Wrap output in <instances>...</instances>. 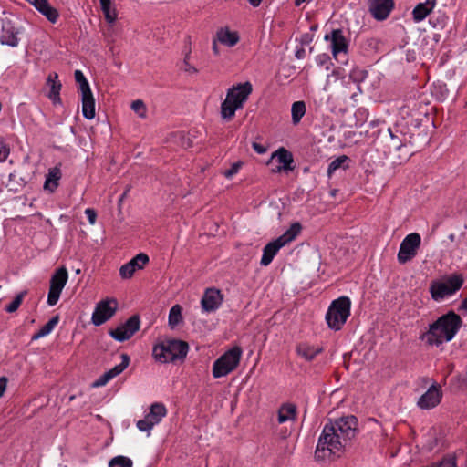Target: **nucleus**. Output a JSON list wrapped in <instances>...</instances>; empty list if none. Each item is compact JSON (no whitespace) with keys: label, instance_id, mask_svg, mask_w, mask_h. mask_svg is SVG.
Wrapping results in <instances>:
<instances>
[{"label":"nucleus","instance_id":"obj_25","mask_svg":"<svg viewBox=\"0 0 467 467\" xmlns=\"http://www.w3.org/2000/svg\"><path fill=\"white\" fill-rule=\"evenodd\" d=\"M282 247L283 246L280 244V243H278L276 239L268 243L263 249V255L260 261L261 265H269Z\"/></svg>","mask_w":467,"mask_h":467},{"label":"nucleus","instance_id":"obj_4","mask_svg":"<svg viewBox=\"0 0 467 467\" xmlns=\"http://www.w3.org/2000/svg\"><path fill=\"white\" fill-rule=\"evenodd\" d=\"M351 301L348 296H340L331 302L326 313V322L327 327L339 331L350 316Z\"/></svg>","mask_w":467,"mask_h":467},{"label":"nucleus","instance_id":"obj_59","mask_svg":"<svg viewBox=\"0 0 467 467\" xmlns=\"http://www.w3.org/2000/svg\"><path fill=\"white\" fill-rule=\"evenodd\" d=\"M337 189H333V190H331V191H330V195H331L332 197H335V196H336V194H337Z\"/></svg>","mask_w":467,"mask_h":467},{"label":"nucleus","instance_id":"obj_47","mask_svg":"<svg viewBox=\"0 0 467 467\" xmlns=\"http://www.w3.org/2000/svg\"><path fill=\"white\" fill-rule=\"evenodd\" d=\"M252 148L258 154H265L267 151V147L265 145L256 141L252 143Z\"/></svg>","mask_w":467,"mask_h":467},{"label":"nucleus","instance_id":"obj_16","mask_svg":"<svg viewBox=\"0 0 467 467\" xmlns=\"http://www.w3.org/2000/svg\"><path fill=\"white\" fill-rule=\"evenodd\" d=\"M223 302V295L215 287H209L204 291L201 300L202 308L205 312H214Z\"/></svg>","mask_w":467,"mask_h":467},{"label":"nucleus","instance_id":"obj_55","mask_svg":"<svg viewBox=\"0 0 467 467\" xmlns=\"http://www.w3.org/2000/svg\"><path fill=\"white\" fill-rule=\"evenodd\" d=\"M248 2L250 3L251 5H253L254 7H257L259 6V5L261 4L262 0H248Z\"/></svg>","mask_w":467,"mask_h":467},{"label":"nucleus","instance_id":"obj_8","mask_svg":"<svg viewBox=\"0 0 467 467\" xmlns=\"http://www.w3.org/2000/svg\"><path fill=\"white\" fill-rule=\"evenodd\" d=\"M67 278L68 274L65 267L58 268L51 276L47 301L50 306H53L57 303L60 294L67 284Z\"/></svg>","mask_w":467,"mask_h":467},{"label":"nucleus","instance_id":"obj_34","mask_svg":"<svg viewBox=\"0 0 467 467\" xmlns=\"http://www.w3.org/2000/svg\"><path fill=\"white\" fill-rule=\"evenodd\" d=\"M59 317L57 315L53 317L47 323H46L36 334L33 335L32 339L36 340L40 337H46L52 332L54 327L57 325Z\"/></svg>","mask_w":467,"mask_h":467},{"label":"nucleus","instance_id":"obj_33","mask_svg":"<svg viewBox=\"0 0 467 467\" xmlns=\"http://www.w3.org/2000/svg\"><path fill=\"white\" fill-rule=\"evenodd\" d=\"M349 158L346 155H341L335 160H333L328 167H327V175L331 177L332 174L339 168H343L344 170L348 169L349 167Z\"/></svg>","mask_w":467,"mask_h":467},{"label":"nucleus","instance_id":"obj_50","mask_svg":"<svg viewBox=\"0 0 467 467\" xmlns=\"http://www.w3.org/2000/svg\"><path fill=\"white\" fill-rule=\"evenodd\" d=\"M7 386V379L5 377L0 378V397L3 396L4 392L5 391Z\"/></svg>","mask_w":467,"mask_h":467},{"label":"nucleus","instance_id":"obj_22","mask_svg":"<svg viewBox=\"0 0 467 467\" xmlns=\"http://www.w3.org/2000/svg\"><path fill=\"white\" fill-rule=\"evenodd\" d=\"M388 132L390 137L389 149L400 150L408 142L412 143L411 140H408L406 134L400 131L398 127L389 128Z\"/></svg>","mask_w":467,"mask_h":467},{"label":"nucleus","instance_id":"obj_58","mask_svg":"<svg viewBox=\"0 0 467 467\" xmlns=\"http://www.w3.org/2000/svg\"><path fill=\"white\" fill-rule=\"evenodd\" d=\"M306 0H295V5L299 6L302 3H304Z\"/></svg>","mask_w":467,"mask_h":467},{"label":"nucleus","instance_id":"obj_13","mask_svg":"<svg viewBox=\"0 0 467 467\" xmlns=\"http://www.w3.org/2000/svg\"><path fill=\"white\" fill-rule=\"evenodd\" d=\"M326 41L331 42V51L333 57L339 60L338 57L340 55H344V58L346 59V55L348 49V41L345 37L342 29H334L332 30L330 35L325 36Z\"/></svg>","mask_w":467,"mask_h":467},{"label":"nucleus","instance_id":"obj_2","mask_svg":"<svg viewBox=\"0 0 467 467\" xmlns=\"http://www.w3.org/2000/svg\"><path fill=\"white\" fill-rule=\"evenodd\" d=\"M462 326V317L451 310L431 323L428 329L421 332L419 340L428 347H440L451 341Z\"/></svg>","mask_w":467,"mask_h":467},{"label":"nucleus","instance_id":"obj_52","mask_svg":"<svg viewBox=\"0 0 467 467\" xmlns=\"http://www.w3.org/2000/svg\"><path fill=\"white\" fill-rule=\"evenodd\" d=\"M217 42H219L216 37H214L213 41V47H212V49H213V52L215 56H218L220 54V51H219V47H218V44Z\"/></svg>","mask_w":467,"mask_h":467},{"label":"nucleus","instance_id":"obj_28","mask_svg":"<svg viewBox=\"0 0 467 467\" xmlns=\"http://www.w3.org/2000/svg\"><path fill=\"white\" fill-rule=\"evenodd\" d=\"M302 225L300 223L296 222L279 237L276 238L278 243L284 247L285 244L294 241L296 236L301 233Z\"/></svg>","mask_w":467,"mask_h":467},{"label":"nucleus","instance_id":"obj_12","mask_svg":"<svg viewBox=\"0 0 467 467\" xmlns=\"http://www.w3.org/2000/svg\"><path fill=\"white\" fill-rule=\"evenodd\" d=\"M252 84L249 81H246L244 83L234 85L230 88H228L226 98L230 101L234 102V104L243 109L244 103L247 101L249 95L252 93Z\"/></svg>","mask_w":467,"mask_h":467},{"label":"nucleus","instance_id":"obj_5","mask_svg":"<svg viewBox=\"0 0 467 467\" xmlns=\"http://www.w3.org/2000/svg\"><path fill=\"white\" fill-rule=\"evenodd\" d=\"M243 349L240 346H234L220 356L213 364V377L219 379L225 377L237 368L240 364Z\"/></svg>","mask_w":467,"mask_h":467},{"label":"nucleus","instance_id":"obj_43","mask_svg":"<svg viewBox=\"0 0 467 467\" xmlns=\"http://www.w3.org/2000/svg\"><path fill=\"white\" fill-rule=\"evenodd\" d=\"M351 78H353L355 82H361L368 77V72L365 70L356 69L351 73Z\"/></svg>","mask_w":467,"mask_h":467},{"label":"nucleus","instance_id":"obj_1","mask_svg":"<svg viewBox=\"0 0 467 467\" xmlns=\"http://www.w3.org/2000/svg\"><path fill=\"white\" fill-rule=\"evenodd\" d=\"M358 432V419L354 415H348L326 423L318 439L315 451L317 461L330 460L338 457L344 448L356 436Z\"/></svg>","mask_w":467,"mask_h":467},{"label":"nucleus","instance_id":"obj_40","mask_svg":"<svg viewBox=\"0 0 467 467\" xmlns=\"http://www.w3.org/2000/svg\"><path fill=\"white\" fill-rule=\"evenodd\" d=\"M104 16H105V19L108 23L109 24H113L115 23V21L117 20V11H116V8H111V5L107 6V7H104V8H101Z\"/></svg>","mask_w":467,"mask_h":467},{"label":"nucleus","instance_id":"obj_60","mask_svg":"<svg viewBox=\"0 0 467 467\" xmlns=\"http://www.w3.org/2000/svg\"><path fill=\"white\" fill-rule=\"evenodd\" d=\"M127 192H128V191H125V192H123V194H122V196H121L120 200H122V199H123V197L126 195Z\"/></svg>","mask_w":467,"mask_h":467},{"label":"nucleus","instance_id":"obj_61","mask_svg":"<svg viewBox=\"0 0 467 467\" xmlns=\"http://www.w3.org/2000/svg\"><path fill=\"white\" fill-rule=\"evenodd\" d=\"M316 29H317V26H311V30H316Z\"/></svg>","mask_w":467,"mask_h":467},{"label":"nucleus","instance_id":"obj_18","mask_svg":"<svg viewBox=\"0 0 467 467\" xmlns=\"http://www.w3.org/2000/svg\"><path fill=\"white\" fill-rule=\"evenodd\" d=\"M271 161H275L279 164L273 170L275 172L292 171L295 169L293 154L284 147L279 148L272 154Z\"/></svg>","mask_w":467,"mask_h":467},{"label":"nucleus","instance_id":"obj_19","mask_svg":"<svg viewBox=\"0 0 467 467\" xmlns=\"http://www.w3.org/2000/svg\"><path fill=\"white\" fill-rule=\"evenodd\" d=\"M18 31L14 23L10 19H2V34L0 36V43L15 47L18 46L19 38Z\"/></svg>","mask_w":467,"mask_h":467},{"label":"nucleus","instance_id":"obj_46","mask_svg":"<svg viewBox=\"0 0 467 467\" xmlns=\"http://www.w3.org/2000/svg\"><path fill=\"white\" fill-rule=\"evenodd\" d=\"M240 167H241V163L240 162L234 163L231 166V168L224 172L225 177L226 178L233 177L234 174H236L238 172Z\"/></svg>","mask_w":467,"mask_h":467},{"label":"nucleus","instance_id":"obj_7","mask_svg":"<svg viewBox=\"0 0 467 467\" xmlns=\"http://www.w3.org/2000/svg\"><path fill=\"white\" fill-rule=\"evenodd\" d=\"M421 237L417 233L408 234L400 243L397 259L401 265L411 261L420 246Z\"/></svg>","mask_w":467,"mask_h":467},{"label":"nucleus","instance_id":"obj_23","mask_svg":"<svg viewBox=\"0 0 467 467\" xmlns=\"http://www.w3.org/2000/svg\"><path fill=\"white\" fill-rule=\"evenodd\" d=\"M81 101L83 117L86 118L87 119H93L95 118L96 111L95 99L93 97L92 91L89 90L88 92H82Z\"/></svg>","mask_w":467,"mask_h":467},{"label":"nucleus","instance_id":"obj_41","mask_svg":"<svg viewBox=\"0 0 467 467\" xmlns=\"http://www.w3.org/2000/svg\"><path fill=\"white\" fill-rule=\"evenodd\" d=\"M10 154V147L4 137H0V162H4Z\"/></svg>","mask_w":467,"mask_h":467},{"label":"nucleus","instance_id":"obj_6","mask_svg":"<svg viewBox=\"0 0 467 467\" xmlns=\"http://www.w3.org/2000/svg\"><path fill=\"white\" fill-rule=\"evenodd\" d=\"M464 282L462 275H449L444 281H433L430 285V293L435 301H441L461 289Z\"/></svg>","mask_w":467,"mask_h":467},{"label":"nucleus","instance_id":"obj_32","mask_svg":"<svg viewBox=\"0 0 467 467\" xmlns=\"http://www.w3.org/2000/svg\"><path fill=\"white\" fill-rule=\"evenodd\" d=\"M306 103L302 100L296 101L291 107L292 122L294 125L298 124L306 114Z\"/></svg>","mask_w":467,"mask_h":467},{"label":"nucleus","instance_id":"obj_39","mask_svg":"<svg viewBox=\"0 0 467 467\" xmlns=\"http://www.w3.org/2000/svg\"><path fill=\"white\" fill-rule=\"evenodd\" d=\"M316 63L319 67H324L326 70H329L330 67L333 65L330 57L325 53L319 54L316 57Z\"/></svg>","mask_w":467,"mask_h":467},{"label":"nucleus","instance_id":"obj_30","mask_svg":"<svg viewBox=\"0 0 467 467\" xmlns=\"http://www.w3.org/2000/svg\"><path fill=\"white\" fill-rule=\"evenodd\" d=\"M238 109H242L225 98V99L221 104V117L223 120L229 121L234 117L235 112Z\"/></svg>","mask_w":467,"mask_h":467},{"label":"nucleus","instance_id":"obj_56","mask_svg":"<svg viewBox=\"0 0 467 467\" xmlns=\"http://www.w3.org/2000/svg\"><path fill=\"white\" fill-rule=\"evenodd\" d=\"M356 115H361V116L367 117L368 113L365 109H358L356 112Z\"/></svg>","mask_w":467,"mask_h":467},{"label":"nucleus","instance_id":"obj_37","mask_svg":"<svg viewBox=\"0 0 467 467\" xmlns=\"http://www.w3.org/2000/svg\"><path fill=\"white\" fill-rule=\"evenodd\" d=\"M132 461L125 456H116L109 462V467H132Z\"/></svg>","mask_w":467,"mask_h":467},{"label":"nucleus","instance_id":"obj_9","mask_svg":"<svg viewBox=\"0 0 467 467\" xmlns=\"http://www.w3.org/2000/svg\"><path fill=\"white\" fill-rule=\"evenodd\" d=\"M167 409L163 403L155 402L150 405L149 413L144 419L137 421V427L141 431H150L166 416Z\"/></svg>","mask_w":467,"mask_h":467},{"label":"nucleus","instance_id":"obj_38","mask_svg":"<svg viewBox=\"0 0 467 467\" xmlns=\"http://www.w3.org/2000/svg\"><path fill=\"white\" fill-rule=\"evenodd\" d=\"M26 295V291H22L16 296V297L5 306V311L8 313H13L18 309L20 306L25 296Z\"/></svg>","mask_w":467,"mask_h":467},{"label":"nucleus","instance_id":"obj_29","mask_svg":"<svg viewBox=\"0 0 467 467\" xmlns=\"http://www.w3.org/2000/svg\"><path fill=\"white\" fill-rule=\"evenodd\" d=\"M296 351L307 361L313 360L318 354L323 351L322 348H316L306 343H300L296 346Z\"/></svg>","mask_w":467,"mask_h":467},{"label":"nucleus","instance_id":"obj_51","mask_svg":"<svg viewBox=\"0 0 467 467\" xmlns=\"http://www.w3.org/2000/svg\"><path fill=\"white\" fill-rule=\"evenodd\" d=\"M306 55V52L303 47H297L295 56L297 59H303Z\"/></svg>","mask_w":467,"mask_h":467},{"label":"nucleus","instance_id":"obj_31","mask_svg":"<svg viewBox=\"0 0 467 467\" xmlns=\"http://www.w3.org/2000/svg\"><path fill=\"white\" fill-rule=\"evenodd\" d=\"M182 307L180 305L176 304L170 309L168 324L171 327V328H175L178 325L182 323Z\"/></svg>","mask_w":467,"mask_h":467},{"label":"nucleus","instance_id":"obj_3","mask_svg":"<svg viewBox=\"0 0 467 467\" xmlns=\"http://www.w3.org/2000/svg\"><path fill=\"white\" fill-rule=\"evenodd\" d=\"M189 351L187 342L179 339H168L155 344L152 348V357L161 363H174L183 360Z\"/></svg>","mask_w":467,"mask_h":467},{"label":"nucleus","instance_id":"obj_11","mask_svg":"<svg viewBox=\"0 0 467 467\" xmlns=\"http://www.w3.org/2000/svg\"><path fill=\"white\" fill-rule=\"evenodd\" d=\"M140 327V319L138 315H133L115 329L109 331V335L117 341L123 342L130 339Z\"/></svg>","mask_w":467,"mask_h":467},{"label":"nucleus","instance_id":"obj_49","mask_svg":"<svg viewBox=\"0 0 467 467\" xmlns=\"http://www.w3.org/2000/svg\"><path fill=\"white\" fill-rule=\"evenodd\" d=\"M187 59H188V55L184 58V66H185L184 71L191 73V74L197 73V69L194 67L191 66L188 63Z\"/></svg>","mask_w":467,"mask_h":467},{"label":"nucleus","instance_id":"obj_62","mask_svg":"<svg viewBox=\"0 0 467 467\" xmlns=\"http://www.w3.org/2000/svg\"><path fill=\"white\" fill-rule=\"evenodd\" d=\"M465 107H467V101H466Z\"/></svg>","mask_w":467,"mask_h":467},{"label":"nucleus","instance_id":"obj_44","mask_svg":"<svg viewBox=\"0 0 467 467\" xmlns=\"http://www.w3.org/2000/svg\"><path fill=\"white\" fill-rule=\"evenodd\" d=\"M112 378L108 372H105L103 375H101L94 383V387H100L106 385L109 380H111Z\"/></svg>","mask_w":467,"mask_h":467},{"label":"nucleus","instance_id":"obj_45","mask_svg":"<svg viewBox=\"0 0 467 467\" xmlns=\"http://www.w3.org/2000/svg\"><path fill=\"white\" fill-rule=\"evenodd\" d=\"M85 214L87 215L88 222L91 225H94L97 221V212L93 208H87L85 210Z\"/></svg>","mask_w":467,"mask_h":467},{"label":"nucleus","instance_id":"obj_27","mask_svg":"<svg viewBox=\"0 0 467 467\" xmlns=\"http://www.w3.org/2000/svg\"><path fill=\"white\" fill-rule=\"evenodd\" d=\"M277 420L279 423L296 420V406L293 403H285L278 410Z\"/></svg>","mask_w":467,"mask_h":467},{"label":"nucleus","instance_id":"obj_24","mask_svg":"<svg viewBox=\"0 0 467 467\" xmlns=\"http://www.w3.org/2000/svg\"><path fill=\"white\" fill-rule=\"evenodd\" d=\"M61 177L62 172L58 166H55L49 169L47 174L46 175L44 189L50 192H54L59 185Z\"/></svg>","mask_w":467,"mask_h":467},{"label":"nucleus","instance_id":"obj_35","mask_svg":"<svg viewBox=\"0 0 467 467\" xmlns=\"http://www.w3.org/2000/svg\"><path fill=\"white\" fill-rule=\"evenodd\" d=\"M120 358L121 362L107 371L112 379L122 373L130 364V358L128 354L123 353L121 354Z\"/></svg>","mask_w":467,"mask_h":467},{"label":"nucleus","instance_id":"obj_42","mask_svg":"<svg viewBox=\"0 0 467 467\" xmlns=\"http://www.w3.org/2000/svg\"><path fill=\"white\" fill-rule=\"evenodd\" d=\"M131 109L139 114L140 117L144 118L146 116V106L140 99H137L131 103Z\"/></svg>","mask_w":467,"mask_h":467},{"label":"nucleus","instance_id":"obj_14","mask_svg":"<svg viewBox=\"0 0 467 467\" xmlns=\"http://www.w3.org/2000/svg\"><path fill=\"white\" fill-rule=\"evenodd\" d=\"M394 7V0H368V11L377 21L386 20Z\"/></svg>","mask_w":467,"mask_h":467},{"label":"nucleus","instance_id":"obj_36","mask_svg":"<svg viewBox=\"0 0 467 467\" xmlns=\"http://www.w3.org/2000/svg\"><path fill=\"white\" fill-rule=\"evenodd\" d=\"M74 76L76 82L79 84L80 93L91 90L89 83L81 70L77 69L74 73Z\"/></svg>","mask_w":467,"mask_h":467},{"label":"nucleus","instance_id":"obj_48","mask_svg":"<svg viewBox=\"0 0 467 467\" xmlns=\"http://www.w3.org/2000/svg\"><path fill=\"white\" fill-rule=\"evenodd\" d=\"M314 38V35L311 33H306L301 36L300 42L302 45H309Z\"/></svg>","mask_w":467,"mask_h":467},{"label":"nucleus","instance_id":"obj_57","mask_svg":"<svg viewBox=\"0 0 467 467\" xmlns=\"http://www.w3.org/2000/svg\"><path fill=\"white\" fill-rule=\"evenodd\" d=\"M460 379H461V381H462V383L463 385H466V386H467V372H466V373H464V374H462V375H461Z\"/></svg>","mask_w":467,"mask_h":467},{"label":"nucleus","instance_id":"obj_54","mask_svg":"<svg viewBox=\"0 0 467 467\" xmlns=\"http://www.w3.org/2000/svg\"><path fill=\"white\" fill-rule=\"evenodd\" d=\"M101 8L107 7L111 5L110 0H99Z\"/></svg>","mask_w":467,"mask_h":467},{"label":"nucleus","instance_id":"obj_20","mask_svg":"<svg viewBox=\"0 0 467 467\" xmlns=\"http://www.w3.org/2000/svg\"><path fill=\"white\" fill-rule=\"evenodd\" d=\"M47 85L49 87L48 98L54 104L61 103L60 90L62 88L61 82L58 80V75L54 72L50 73L47 78Z\"/></svg>","mask_w":467,"mask_h":467},{"label":"nucleus","instance_id":"obj_53","mask_svg":"<svg viewBox=\"0 0 467 467\" xmlns=\"http://www.w3.org/2000/svg\"><path fill=\"white\" fill-rule=\"evenodd\" d=\"M459 310L464 311L465 313H467V296L461 302Z\"/></svg>","mask_w":467,"mask_h":467},{"label":"nucleus","instance_id":"obj_15","mask_svg":"<svg viewBox=\"0 0 467 467\" xmlns=\"http://www.w3.org/2000/svg\"><path fill=\"white\" fill-rule=\"evenodd\" d=\"M442 399V391L439 385L432 384L428 390L422 394L417 401L421 410H431L437 407Z\"/></svg>","mask_w":467,"mask_h":467},{"label":"nucleus","instance_id":"obj_17","mask_svg":"<svg viewBox=\"0 0 467 467\" xmlns=\"http://www.w3.org/2000/svg\"><path fill=\"white\" fill-rule=\"evenodd\" d=\"M150 258L144 253H140L130 259L128 263L124 264L119 268V275L123 279L131 278L137 270L143 269L149 263Z\"/></svg>","mask_w":467,"mask_h":467},{"label":"nucleus","instance_id":"obj_10","mask_svg":"<svg viewBox=\"0 0 467 467\" xmlns=\"http://www.w3.org/2000/svg\"><path fill=\"white\" fill-rule=\"evenodd\" d=\"M117 308L118 302L116 299H106L99 301L92 314V323L95 326H101L114 316Z\"/></svg>","mask_w":467,"mask_h":467},{"label":"nucleus","instance_id":"obj_21","mask_svg":"<svg viewBox=\"0 0 467 467\" xmlns=\"http://www.w3.org/2000/svg\"><path fill=\"white\" fill-rule=\"evenodd\" d=\"M435 5V0H426L423 3H419L412 10L413 20L417 23L424 20L432 12Z\"/></svg>","mask_w":467,"mask_h":467},{"label":"nucleus","instance_id":"obj_26","mask_svg":"<svg viewBox=\"0 0 467 467\" xmlns=\"http://www.w3.org/2000/svg\"><path fill=\"white\" fill-rule=\"evenodd\" d=\"M215 37L221 44L230 47L235 46L240 39L237 32L230 31L227 27L217 30Z\"/></svg>","mask_w":467,"mask_h":467}]
</instances>
